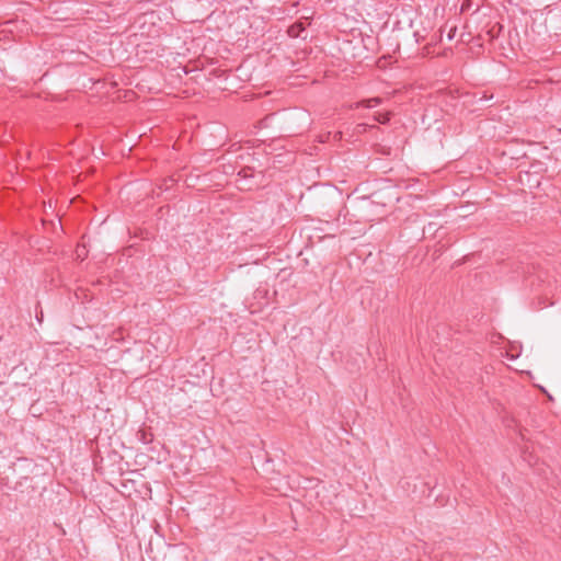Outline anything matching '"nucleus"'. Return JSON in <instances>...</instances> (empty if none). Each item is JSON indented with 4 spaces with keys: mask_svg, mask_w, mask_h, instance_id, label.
Returning <instances> with one entry per match:
<instances>
[{
    "mask_svg": "<svg viewBox=\"0 0 561 561\" xmlns=\"http://www.w3.org/2000/svg\"><path fill=\"white\" fill-rule=\"evenodd\" d=\"M306 31V24L304 22H295L294 24H291L288 30H287V34L290 36V37H300L301 34Z\"/></svg>",
    "mask_w": 561,
    "mask_h": 561,
    "instance_id": "1",
    "label": "nucleus"
},
{
    "mask_svg": "<svg viewBox=\"0 0 561 561\" xmlns=\"http://www.w3.org/2000/svg\"><path fill=\"white\" fill-rule=\"evenodd\" d=\"M379 104H381V99L380 98H371V99H368V100H363L360 102H357L355 104V108H359V107L371 108V107L378 106Z\"/></svg>",
    "mask_w": 561,
    "mask_h": 561,
    "instance_id": "2",
    "label": "nucleus"
},
{
    "mask_svg": "<svg viewBox=\"0 0 561 561\" xmlns=\"http://www.w3.org/2000/svg\"><path fill=\"white\" fill-rule=\"evenodd\" d=\"M375 121L380 124H386L390 121V113H378L375 115Z\"/></svg>",
    "mask_w": 561,
    "mask_h": 561,
    "instance_id": "3",
    "label": "nucleus"
},
{
    "mask_svg": "<svg viewBox=\"0 0 561 561\" xmlns=\"http://www.w3.org/2000/svg\"><path fill=\"white\" fill-rule=\"evenodd\" d=\"M85 254H87V251H85L84 247L82 249H80V248L77 249V256L78 257H82L83 259L85 256Z\"/></svg>",
    "mask_w": 561,
    "mask_h": 561,
    "instance_id": "4",
    "label": "nucleus"
}]
</instances>
